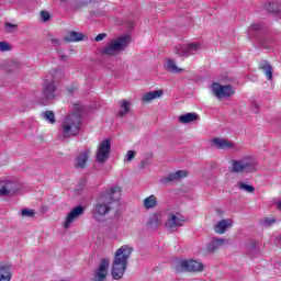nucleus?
Here are the masks:
<instances>
[{
  "label": "nucleus",
  "instance_id": "nucleus-13",
  "mask_svg": "<svg viewBox=\"0 0 281 281\" xmlns=\"http://www.w3.org/2000/svg\"><path fill=\"white\" fill-rule=\"evenodd\" d=\"M82 214H85V206L78 205L75 209H72L66 217L64 227H66V229L71 227V223H74L76 218H79V216H82Z\"/></svg>",
  "mask_w": 281,
  "mask_h": 281
},
{
  "label": "nucleus",
  "instance_id": "nucleus-17",
  "mask_svg": "<svg viewBox=\"0 0 281 281\" xmlns=\"http://www.w3.org/2000/svg\"><path fill=\"white\" fill-rule=\"evenodd\" d=\"M211 144H213V146H216L221 150H229L234 148V143L225 138H213L211 140Z\"/></svg>",
  "mask_w": 281,
  "mask_h": 281
},
{
  "label": "nucleus",
  "instance_id": "nucleus-31",
  "mask_svg": "<svg viewBox=\"0 0 281 281\" xmlns=\"http://www.w3.org/2000/svg\"><path fill=\"white\" fill-rule=\"evenodd\" d=\"M278 223V218L276 217H262L259 220L260 227H273Z\"/></svg>",
  "mask_w": 281,
  "mask_h": 281
},
{
  "label": "nucleus",
  "instance_id": "nucleus-28",
  "mask_svg": "<svg viewBox=\"0 0 281 281\" xmlns=\"http://www.w3.org/2000/svg\"><path fill=\"white\" fill-rule=\"evenodd\" d=\"M165 68L167 69V71H171V74H181V71H183V69L177 67V63L175 61V59L171 58L167 59Z\"/></svg>",
  "mask_w": 281,
  "mask_h": 281
},
{
  "label": "nucleus",
  "instance_id": "nucleus-16",
  "mask_svg": "<svg viewBox=\"0 0 281 281\" xmlns=\"http://www.w3.org/2000/svg\"><path fill=\"white\" fill-rule=\"evenodd\" d=\"M232 225H234V222L231 218L222 220L214 226V232L215 234H225L227 229L232 228Z\"/></svg>",
  "mask_w": 281,
  "mask_h": 281
},
{
  "label": "nucleus",
  "instance_id": "nucleus-25",
  "mask_svg": "<svg viewBox=\"0 0 281 281\" xmlns=\"http://www.w3.org/2000/svg\"><path fill=\"white\" fill-rule=\"evenodd\" d=\"M159 225H161V215L156 213L148 220V227L149 229L157 231L159 229Z\"/></svg>",
  "mask_w": 281,
  "mask_h": 281
},
{
  "label": "nucleus",
  "instance_id": "nucleus-32",
  "mask_svg": "<svg viewBox=\"0 0 281 281\" xmlns=\"http://www.w3.org/2000/svg\"><path fill=\"white\" fill-rule=\"evenodd\" d=\"M42 117L44 120H47L49 124H56V117L54 116V112L53 111H45L42 113Z\"/></svg>",
  "mask_w": 281,
  "mask_h": 281
},
{
  "label": "nucleus",
  "instance_id": "nucleus-29",
  "mask_svg": "<svg viewBox=\"0 0 281 281\" xmlns=\"http://www.w3.org/2000/svg\"><path fill=\"white\" fill-rule=\"evenodd\" d=\"M265 10H267V12H271L272 14H280L281 4L278 2H268L265 4Z\"/></svg>",
  "mask_w": 281,
  "mask_h": 281
},
{
  "label": "nucleus",
  "instance_id": "nucleus-7",
  "mask_svg": "<svg viewBox=\"0 0 281 281\" xmlns=\"http://www.w3.org/2000/svg\"><path fill=\"white\" fill-rule=\"evenodd\" d=\"M201 49L200 43H189V44H178L175 48V54L180 57L188 58L189 56H192L193 54H196Z\"/></svg>",
  "mask_w": 281,
  "mask_h": 281
},
{
  "label": "nucleus",
  "instance_id": "nucleus-26",
  "mask_svg": "<svg viewBox=\"0 0 281 281\" xmlns=\"http://www.w3.org/2000/svg\"><path fill=\"white\" fill-rule=\"evenodd\" d=\"M161 95H164L162 90L149 91L143 95V102H150L153 100H157V98H161Z\"/></svg>",
  "mask_w": 281,
  "mask_h": 281
},
{
  "label": "nucleus",
  "instance_id": "nucleus-10",
  "mask_svg": "<svg viewBox=\"0 0 281 281\" xmlns=\"http://www.w3.org/2000/svg\"><path fill=\"white\" fill-rule=\"evenodd\" d=\"M212 91L216 98L220 100H223L224 98H232L236 91L234 90V87L231 85L228 86H221L220 83H213Z\"/></svg>",
  "mask_w": 281,
  "mask_h": 281
},
{
  "label": "nucleus",
  "instance_id": "nucleus-37",
  "mask_svg": "<svg viewBox=\"0 0 281 281\" xmlns=\"http://www.w3.org/2000/svg\"><path fill=\"white\" fill-rule=\"evenodd\" d=\"M41 18H42L43 23H47V21H49V19H52V16L49 15V12H47V11H42Z\"/></svg>",
  "mask_w": 281,
  "mask_h": 281
},
{
  "label": "nucleus",
  "instance_id": "nucleus-23",
  "mask_svg": "<svg viewBox=\"0 0 281 281\" xmlns=\"http://www.w3.org/2000/svg\"><path fill=\"white\" fill-rule=\"evenodd\" d=\"M223 243H225V239L223 238L213 239L211 243L206 245V251H209V254H214V251L223 247Z\"/></svg>",
  "mask_w": 281,
  "mask_h": 281
},
{
  "label": "nucleus",
  "instance_id": "nucleus-35",
  "mask_svg": "<svg viewBox=\"0 0 281 281\" xmlns=\"http://www.w3.org/2000/svg\"><path fill=\"white\" fill-rule=\"evenodd\" d=\"M48 41L52 43L53 47H56L57 50L60 48V40L54 37V35L49 34Z\"/></svg>",
  "mask_w": 281,
  "mask_h": 281
},
{
  "label": "nucleus",
  "instance_id": "nucleus-4",
  "mask_svg": "<svg viewBox=\"0 0 281 281\" xmlns=\"http://www.w3.org/2000/svg\"><path fill=\"white\" fill-rule=\"evenodd\" d=\"M248 36L249 38H256L260 47H265L266 49L269 47V43H271V37L267 35V29H265V24L262 23H254L250 25Z\"/></svg>",
  "mask_w": 281,
  "mask_h": 281
},
{
  "label": "nucleus",
  "instance_id": "nucleus-45",
  "mask_svg": "<svg viewBox=\"0 0 281 281\" xmlns=\"http://www.w3.org/2000/svg\"><path fill=\"white\" fill-rule=\"evenodd\" d=\"M255 109H258V104L254 103Z\"/></svg>",
  "mask_w": 281,
  "mask_h": 281
},
{
  "label": "nucleus",
  "instance_id": "nucleus-39",
  "mask_svg": "<svg viewBox=\"0 0 281 281\" xmlns=\"http://www.w3.org/2000/svg\"><path fill=\"white\" fill-rule=\"evenodd\" d=\"M0 52H10V44L8 42H0Z\"/></svg>",
  "mask_w": 281,
  "mask_h": 281
},
{
  "label": "nucleus",
  "instance_id": "nucleus-30",
  "mask_svg": "<svg viewBox=\"0 0 281 281\" xmlns=\"http://www.w3.org/2000/svg\"><path fill=\"white\" fill-rule=\"evenodd\" d=\"M157 203H158L157 196L149 195L148 198H146L144 200L143 205H144L145 210H153L154 207H157Z\"/></svg>",
  "mask_w": 281,
  "mask_h": 281
},
{
  "label": "nucleus",
  "instance_id": "nucleus-40",
  "mask_svg": "<svg viewBox=\"0 0 281 281\" xmlns=\"http://www.w3.org/2000/svg\"><path fill=\"white\" fill-rule=\"evenodd\" d=\"M135 150H128L127 154H126V158H125V161H133V159H135Z\"/></svg>",
  "mask_w": 281,
  "mask_h": 281
},
{
  "label": "nucleus",
  "instance_id": "nucleus-36",
  "mask_svg": "<svg viewBox=\"0 0 281 281\" xmlns=\"http://www.w3.org/2000/svg\"><path fill=\"white\" fill-rule=\"evenodd\" d=\"M148 166H150V159H148V158L142 160L138 164V168H140V170H144V168H148Z\"/></svg>",
  "mask_w": 281,
  "mask_h": 281
},
{
  "label": "nucleus",
  "instance_id": "nucleus-21",
  "mask_svg": "<svg viewBox=\"0 0 281 281\" xmlns=\"http://www.w3.org/2000/svg\"><path fill=\"white\" fill-rule=\"evenodd\" d=\"M12 280V265L0 266V281Z\"/></svg>",
  "mask_w": 281,
  "mask_h": 281
},
{
  "label": "nucleus",
  "instance_id": "nucleus-19",
  "mask_svg": "<svg viewBox=\"0 0 281 281\" xmlns=\"http://www.w3.org/2000/svg\"><path fill=\"white\" fill-rule=\"evenodd\" d=\"M183 220L180 215H171L165 224L167 229H175V227L183 226Z\"/></svg>",
  "mask_w": 281,
  "mask_h": 281
},
{
  "label": "nucleus",
  "instance_id": "nucleus-6",
  "mask_svg": "<svg viewBox=\"0 0 281 281\" xmlns=\"http://www.w3.org/2000/svg\"><path fill=\"white\" fill-rule=\"evenodd\" d=\"M258 166V161L254 157H245L238 160H233L231 172H236L237 175L255 172Z\"/></svg>",
  "mask_w": 281,
  "mask_h": 281
},
{
  "label": "nucleus",
  "instance_id": "nucleus-24",
  "mask_svg": "<svg viewBox=\"0 0 281 281\" xmlns=\"http://www.w3.org/2000/svg\"><path fill=\"white\" fill-rule=\"evenodd\" d=\"M66 43H78L80 41H85V34L76 31L69 32V34L65 37Z\"/></svg>",
  "mask_w": 281,
  "mask_h": 281
},
{
  "label": "nucleus",
  "instance_id": "nucleus-34",
  "mask_svg": "<svg viewBox=\"0 0 281 281\" xmlns=\"http://www.w3.org/2000/svg\"><path fill=\"white\" fill-rule=\"evenodd\" d=\"M35 214L36 211L30 209H23L21 211V216H23L24 218H34Z\"/></svg>",
  "mask_w": 281,
  "mask_h": 281
},
{
  "label": "nucleus",
  "instance_id": "nucleus-9",
  "mask_svg": "<svg viewBox=\"0 0 281 281\" xmlns=\"http://www.w3.org/2000/svg\"><path fill=\"white\" fill-rule=\"evenodd\" d=\"M19 192V183L14 180H0V196H14Z\"/></svg>",
  "mask_w": 281,
  "mask_h": 281
},
{
  "label": "nucleus",
  "instance_id": "nucleus-41",
  "mask_svg": "<svg viewBox=\"0 0 281 281\" xmlns=\"http://www.w3.org/2000/svg\"><path fill=\"white\" fill-rule=\"evenodd\" d=\"M104 38H106V33H100L95 36L94 41L100 43V41H104Z\"/></svg>",
  "mask_w": 281,
  "mask_h": 281
},
{
  "label": "nucleus",
  "instance_id": "nucleus-43",
  "mask_svg": "<svg viewBox=\"0 0 281 281\" xmlns=\"http://www.w3.org/2000/svg\"><path fill=\"white\" fill-rule=\"evenodd\" d=\"M65 58H67V56H65V55L60 56L61 60H65Z\"/></svg>",
  "mask_w": 281,
  "mask_h": 281
},
{
  "label": "nucleus",
  "instance_id": "nucleus-3",
  "mask_svg": "<svg viewBox=\"0 0 281 281\" xmlns=\"http://www.w3.org/2000/svg\"><path fill=\"white\" fill-rule=\"evenodd\" d=\"M80 128H82V116L78 113L68 114L61 122L60 125V135L64 139L68 137H74L80 133Z\"/></svg>",
  "mask_w": 281,
  "mask_h": 281
},
{
  "label": "nucleus",
  "instance_id": "nucleus-22",
  "mask_svg": "<svg viewBox=\"0 0 281 281\" xmlns=\"http://www.w3.org/2000/svg\"><path fill=\"white\" fill-rule=\"evenodd\" d=\"M259 69H261V71H265L268 80H273V67L268 60H261L259 64Z\"/></svg>",
  "mask_w": 281,
  "mask_h": 281
},
{
  "label": "nucleus",
  "instance_id": "nucleus-33",
  "mask_svg": "<svg viewBox=\"0 0 281 281\" xmlns=\"http://www.w3.org/2000/svg\"><path fill=\"white\" fill-rule=\"evenodd\" d=\"M238 188L239 190H245V192H249L250 194H254V192H256V188H254V186L247 184L245 182H239Z\"/></svg>",
  "mask_w": 281,
  "mask_h": 281
},
{
  "label": "nucleus",
  "instance_id": "nucleus-18",
  "mask_svg": "<svg viewBox=\"0 0 281 281\" xmlns=\"http://www.w3.org/2000/svg\"><path fill=\"white\" fill-rule=\"evenodd\" d=\"M91 150L86 149L83 153H81L77 158L75 162V168H81L85 169L87 168V161H89V155Z\"/></svg>",
  "mask_w": 281,
  "mask_h": 281
},
{
  "label": "nucleus",
  "instance_id": "nucleus-5",
  "mask_svg": "<svg viewBox=\"0 0 281 281\" xmlns=\"http://www.w3.org/2000/svg\"><path fill=\"white\" fill-rule=\"evenodd\" d=\"M131 43V35H124L119 38H116L114 42H111L108 44L103 49L102 54L104 56H117L121 52H124L127 47L128 44Z\"/></svg>",
  "mask_w": 281,
  "mask_h": 281
},
{
  "label": "nucleus",
  "instance_id": "nucleus-15",
  "mask_svg": "<svg viewBox=\"0 0 281 281\" xmlns=\"http://www.w3.org/2000/svg\"><path fill=\"white\" fill-rule=\"evenodd\" d=\"M43 95V104H47L50 100H54V98H56V83H54V81L45 83Z\"/></svg>",
  "mask_w": 281,
  "mask_h": 281
},
{
  "label": "nucleus",
  "instance_id": "nucleus-11",
  "mask_svg": "<svg viewBox=\"0 0 281 281\" xmlns=\"http://www.w3.org/2000/svg\"><path fill=\"white\" fill-rule=\"evenodd\" d=\"M109 265H111V260L104 258L101 259L98 269L95 270L92 281H104L106 280V273L109 271Z\"/></svg>",
  "mask_w": 281,
  "mask_h": 281
},
{
  "label": "nucleus",
  "instance_id": "nucleus-38",
  "mask_svg": "<svg viewBox=\"0 0 281 281\" xmlns=\"http://www.w3.org/2000/svg\"><path fill=\"white\" fill-rule=\"evenodd\" d=\"M4 27H5L7 32H14V30H16V24L5 22Z\"/></svg>",
  "mask_w": 281,
  "mask_h": 281
},
{
  "label": "nucleus",
  "instance_id": "nucleus-46",
  "mask_svg": "<svg viewBox=\"0 0 281 281\" xmlns=\"http://www.w3.org/2000/svg\"><path fill=\"white\" fill-rule=\"evenodd\" d=\"M63 3H66L67 0H60Z\"/></svg>",
  "mask_w": 281,
  "mask_h": 281
},
{
  "label": "nucleus",
  "instance_id": "nucleus-44",
  "mask_svg": "<svg viewBox=\"0 0 281 281\" xmlns=\"http://www.w3.org/2000/svg\"><path fill=\"white\" fill-rule=\"evenodd\" d=\"M278 207L281 211V201L278 203Z\"/></svg>",
  "mask_w": 281,
  "mask_h": 281
},
{
  "label": "nucleus",
  "instance_id": "nucleus-27",
  "mask_svg": "<svg viewBox=\"0 0 281 281\" xmlns=\"http://www.w3.org/2000/svg\"><path fill=\"white\" fill-rule=\"evenodd\" d=\"M121 111L117 113L119 117H126L131 112V101L122 100L120 103Z\"/></svg>",
  "mask_w": 281,
  "mask_h": 281
},
{
  "label": "nucleus",
  "instance_id": "nucleus-2",
  "mask_svg": "<svg viewBox=\"0 0 281 281\" xmlns=\"http://www.w3.org/2000/svg\"><path fill=\"white\" fill-rule=\"evenodd\" d=\"M131 254H133V248L128 245H124L116 250L111 269L113 280H122L124 278Z\"/></svg>",
  "mask_w": 281,
  "mask_h": 281
},
{
  "label": "nucleus",
  "instance_id": "nucleus-14",
  "mask_svg": "<svg viewBox=\"0 0 281 281\" xmlns=\"http://www.w3.org/2000/svg\"><path fill=\"white\" fill-rule=\"evenodd\" d=\"M186 177H188V171L179 170L162 177L160 183H162V186H168L169 183H172V181H179V179H186Z\"/></svg>",
  "mask_w": 281,
  "mask_h": 281
},
{
  "label": "nucleus",
  "instance_id": "nucleus-1",
  "mask_svg": "<svg viewBox=\"0 0 281 281\" xmlns=\"http://www.w3.org/2000/svg\"><path fill=\"white\" fill-rule=\"evenodd\" d=\"M122 196V188L120 186H114L106 189L103 193L99 195L95 204L93 205L92 218L100 223L106 214L113 212L117 201Z\"/></svg>",
  "mask_w": 281,
  "mask_h": 281
},
{
  "label": "nucleus",
  "instance_id": "nucleus-42",
  "mask_svg": "<svg viewBox=\"0 0 281 281\" xmlns=\"http://www.w3.org/2000/svg\"><path fill=\"white\" fill-rule=\"evenodd\" d=\"M91 1H93V0H82V3H83L85 5H87L88 3H91Z\"/></svg>",
  "mask_w": 281,
  "mask_h": 281
},
{
  "label": "nucleus",
  "instance_id": "nucleus-20",
  "mask_svg": "<svg viewBox=\"0 0 281 281\" xmlns=\"http://www.w3.org/2000/svg\"><path fill=\"white\" fill-rule=\"evenodd\" d=\"M199 120H201V117L196 112H189L179 116L181 124H190L191 122H199Z\"/></svg>",
  "mask_w": 281,
  "mask_h": 281
},
{
  "label": "nucleus",
  "instance_id": "nucleus-12",
  "mask_svg": "<svg viewBox=\"0 0 281 281\" xmlns=\"http://www.w3.org/2000/svg\"><path fill=\"white\" fill-rule=\"evenodd\" d=\"M181 271H203V263L196 260H182L178 263Z\"/></svg>",
  "mask_w": 281,
  "mask_h": 281
},
{
  "label": "nucleus",
  "instance_id": "nucleus-8",
  "mask_svg": "<svg viewBox=\"0 0 281 281\" xmlns=\"http://www.w3.org/2000/svg\"><path fill=\"white\" fill-rule=\"evenodd\" d=\"M110 155H111V140L109 138H105L99 145L95 154L98 164H106V161H109Z\"/></svg>",
  "mask_w": 281,
  "mask_h": 281
}]
</instances>
